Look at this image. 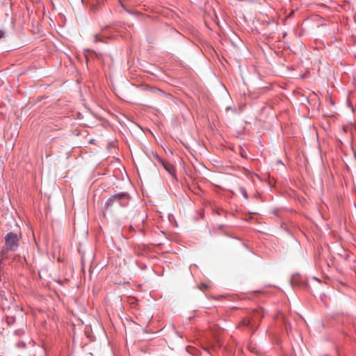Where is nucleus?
Listing matches in <instances>:
<instances>
[{
    "label": "nucleus",
    "mask_w": 356,
    "mask_h": 356,
    "mask_svg": "<svg viewBox=\"0 0 356 356\" xmlns=\"http://www.w3.org/2000/svg\"><path fill=\"white\" fill-rule=\"evenodd\" d=\"M124 197H125V195L122 194V195H115V196L110 197L106 203V207L108 208L109 207H111L115 202L120 201V200Z\"/></svg>",
    "instance_id": "obj_4"
},
{
    "label": "nucleus",
    "mask_w": 356,
    "mask_h": 356,
    "mask_svg": "<svg viewBox=\"0 0 356 356\" xmlns=\"http://www.w3.org/2000/svg\"><path fill=\"white\" fill-rule=\"evenodd\" d=\"M159 161L162 164L164 169L171 175L174 176L175 174V168L174 165L168 161H166L159 157H158Z\"/></svg>",
    "instance_id": "obj_3"
},
{
    "label": "nucleus",
    "mask_w": 356,
    "mask_h": 356,
    "mask_svg": "<svg viewBox=\"0 0 356 356\" xmlns=\"http://www.w3.org/2000/svg\"><path fill=\"white\" fill-rule=\"evenodd\" d=\"M4 36V33L0 30V38H2Z\"/></svg>",
    "instance_id": "obj_6"
},
{
    "label": "nucleus",
    "mask_w": 356,
    "mask_h": 356,
    "mask_svg": "<svg viewBox=\"0 0 356 356\" xmlns=\"http://www.w3.org/2000/svg\"><path fill=\"white\" fill-rule=\"evenodd\" d=\"M243 195H244L245 198H248V194H247V193L245 191L243 193Z\"/></svg>",
    "instance_id": "obj_7"
},
{
    "label": "nucleus",
    "mask_w": 356,
    "mask_h": 356,
    "mask_svg": "<svg viewBox=\"0 0 356 356\" xmlns=\"http://www.w3.org/2000/svg\"><path fill=\"white\" fill-rule=\"evenodd\" d=\"M263 317V311L260 309L253 311L252 314L250 318L243 319L240 323V325L250 327L253 328L257 326V323L261 321Z\"/></svg>",
    "instance_id": "obj_2"
},
{
    "label": "nucleus",
    "mask_w": 356,
    "mask_h": 356,
    "mask_svg": "<svg viewBox=\"0 0 356 356\" xmlns=\"http://www.w3.org/2000/svg\"><path fill=\"white\" fill-rule=\"evenodd\" d=\"M22 238L21 233L17 234L13 232H8L4 237L5 245L1 252L3 259L6 258L7 252H15L19 245V241Z\"/></svg>",
    "instance_id": "obj_1"
},
{
    "label": "nucleus",
    "mask_w": 356,
    "mask_h": 356,
    "mask_svg": "<svg viewBox=\"0 0 356 356\" xmlns=\"http://www.w3.org/2000/svg\"><path fill=\"white\" fill-rule=\"evenodd\" d=\"M209 288V285L207 284L202 283L199 285V289L202 291L207 290Z\"/></svg>",
    "instance_id": "obj_5"
}]
</instances>
